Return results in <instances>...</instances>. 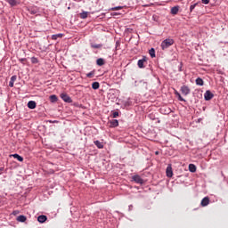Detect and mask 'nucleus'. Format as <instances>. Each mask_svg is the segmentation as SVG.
Returning a JSON list of instances; mask_svg holds the SVG:
<instances>
[{"mask_svg": "<svg viewBox=\"0 0 228 228\" xmlns=\"http://www.w3.org/2000/svg\"><path fill=\"white\" fill-rule=\"evenodd\" d=\"M92 49H102V44H91Z\"/></svg>", "mask_w": 228, "mask_h": 228, "instance_id": "nucleus-21", "label": "nucleus"}, {"mask_svg": "<svg viewBox=\"0 0 228 228\" xmlns=\"http://www.w3.org/2000/svg\"><path fill=\"white\" fill-rule=\"evenodd\" d=\"M3 170H4V167H0V174L3 172Z\"/></svg>", "mask_w": 228, "mask_h": 228, "instance_id": "nucleus-37", "label": "nucleus"}, {"mask_svg": "<svg viewBox=\"0 0 228 228\" xmlns=\"http://www.w3.org/2000/svg\"><path fill=\"white\" fill-rule=\"evenodd\" d=\"M213 97H215V94H213V93H211V91L209 90L206 91V93L204 94L205 101H211Z\"/></svg>", "mask_w": 228, "mask_h": 228, "instance_id": "nucleus-4", "label": "nucleus"}, {"mask_svg": "<svg viewBox=\"0 0 228 228\" xmlns=\"http://www.w3.org/2000/svg\"><path fill=\"white\" fill-rule=\"evenodd\" d=\"M49 122H50V124H58V121H56V120H54V121L50 120Z\"/></svg>", "mask_w": 228, "mask_h": 228, "instance_id": "nucleus-35", "label": "nucleus"}, {"mask_svg": "<svg viewBox=\"0 0 228 228\" xmlns=\"http://www.w3.org/2000/svg\"><path fill=\"white\" fill-rule=\"evenodd\" d=\"M189 170H190L191 173H195V172H197V167H196L194 164H190V165H189Z\"/></svg>", "mask_w": 228, "mask_h": 228, "instance_id": "nucleus-20", "label": "nucleus"}, {"mask_svg": "<svg viewBox=\"0 0 228 228\" xmlns=\"http://www.w3.org/2000/svg\"><path fill=\"white\" fill-rule=\"evenodd\" d=\"M196 85L198 86H204V80L200 77L196 78Z\"/></svg>", "mask_w": 228, "mask_h": 228, "instance_id": "nucleus-16", "label": "nucleus"}, {"mask_svg": "<svg viewBox=\"0 0 228 228\" xmlns=\"http://www.w3.org/2000/svg\"><path fill=\"white\" fill-rule=\"evenodd\" d=\"M155 154H159V152L158 151H156V153Z\"/></svg>", "mask_w": 228, "mask_h": 228, "instance_id": "nucleus-38", "label": "nucleus"}, {"mask_svg": "<svg viewBox=\"0 0 228 228\" xmlns=\"http://www.w3.org/2000/svg\"><path fill=\"white\" fill-rule=\"evenodd\" d=\"M132 179L134 181V183H137V184H143V179L141 175H135L132 177Z\"/></svg>", "mask_w": 228, "mask_h": 228, "instance_id": "nucleus-5", "label": "nucleus"}, {"mask_svg": "<svg viewBox=\"0 0 228 228\" xmlns=\"http://www.w3.org/2000/svg\"><path fill=\"white\" fill-rule=\"evenodd\" d=\"M149 54L151 58H156V50H154V48H151L149 51Z\"/></svg>", "mask_w": 228, "mask_h": 228, "instance_id": "nucleus-23", "label": "nucleus"}, {"mask_svg": "<svg viewBox=\"0 0 228 228\" xmlns=\"http://www.w3.org/2000/svg\"><path fill=\"white\" fill-rule=\"evenodd\" d=\"M15 81H17V76L14 75L11 77V80L9 82L10 88H13V85H14Z\"/></svg>", "mask_w": 228, "mask_h": 228, "instance_id": "nucleus-11", "label": "nucleus"}, {"mask_svg": "<svg viewBox=\"0 0 228 228\" xmlns=\"http://www.w3.org/2000/svg\"><path fill=\"white\" fill-rule=\"evenodd\" d=\"M82 19H86L88 17V12H83L80 13Z\"/></svg>", "mask_w": 228, "mask_h": 228, "instance_id": "nucleus-27", "label": "nucleus"}, {"mask_svg": "<svg viewBox=\"0 0 228 228\" xmlns=\"http://www.w3.org/2000/svg\"><path fill=\"white\" fill-rule=\"evenodd\" d=\"M28 108H29V110H35V108H37V102L35 101H29L28 102Z\"/></svg>", "mask_w": 228, "mask_h": 228, "instance_id": "nucleus-10", "label": "nucleus"}, {"mask_svg": "<svg viewBox=\"0 0 228 228\" xmlns=\"http://www.w3.org/2000/svg\"><path fill=\"white\" fill-rule=\"evenodd\" d=\"M31 62H32V63H38V59L36 58V57H32V58H31Z\"/></svg>", "mask_w": 228, "mask_h": 228, "instance_id": "nucleus-30", "label": "nucleus"}, {"mask_svg": "<svg viewBox=\"0 0 228 228\" xmlns=\"http://www.w3.org/2000/svg\"><path fill=\"white\" fill-rule=\"evenodd\" d=\"M166 174L167 177H172L174 175V171H172V167L168 166L166 169Z\"/></svg>", "mask_w": 228, "mask_h": 228, "instance_id": "nucleus-7", "label": "nucleus"}, {"mask_svg": "<svg viewBox=\"0 0 228 228\" xmlns=\"http://www.w3.org/2000/svg\"><path fill=\"white\" fill-rule=\"evenodd\" d=\"M128 210L133 211V205L128 206Z\"/></svg>", "mask_w": 228, "mask_h": 228, "instance_id": "nucleus-36", "label": "nucleus"}, {"mask_svg": "<svg viewBox=\"0 0 228 228\" xmlns=\"http://www.w3.org/2000/svg\"><path fill=\"white\" fill-rule=\"evenodd\" d=\"M122 8H124V7L123 6L112 7V8H110V12H116L118 10H122Z\"/></svg>", "mask_w": 228, "mask_h": 228, "instance_id": "nucleus-28", "label": "nucleus"}, {"mask_svg": "<svg viewBox=\"0 0 228 228\" xmlns=\"http://www.w3.org/2000/svg\"><path fill=\"white\" fill-rule=\"evenodd\" d=\"M46 221H47V216L41 215L37 217V222H39V224H44Z\"/></svg>", "mask_w": 228, "mask_h": 228, "instance_id": "nucleus-8", "label": "nucleus"}, {"mask_svg": "<svg viewBox=\"0 0 228 228\" xmlns=\"http://www.w3.org/2000/svg\"><path fill=\"white\" fill-rule=\"evenodd\" d=\"M10 6H17L19 4V2L17 0H5Z\"/></svg>", "mask_w": 228, "mask_h": 228, "instance_id": "nucleus-14", "label": "nucleus"}, {"mask_svg": "<svg viewBox=\"0 0 228 228\" xmlns=\"http://www.w3.org/2000/svg\"><path fill=\"white\" fill-rule=\"evenodd\" d=\"M101 86V84H99V82H94L92 84V88L93 90H99V87Z\"/></svg>", "mask_w": 228, "mask_h": 228, "instance_id": "nucleus-22", "label": "nucleus"}, {"mask_svg": "<svg viewBox=\"0 0 228 228\" xmlns=\"http://www.w3.org/2000/svg\"><path fill=\"white\" fill-rule=\"evenodd\" d=\"M20 63H24L26 61V58L20 59Z\"/></svg>", "mask_w": 228, "mask_h": 228, "instance_id": "nucleus-34", "label": "nucleus"}, {"mask_svg": "<svg viewBox=\"0 0 228 228\" xmlns=\"http://www.w3.org/2000/svg\"><path fill=\"white\" fill-rule=\"evenodd\" d=\"M172 15H177L179 13V6H174L171 8Z\"/></svg>", "mask_w": 228, "mask_h": 228, "instance_id": "nucleus-15", "label": "nucleus"}, {"mask_svg": "<svg viewBox=\"0 0 228 228\" xmlns=\"http://www.w3.org/2000/svg\"><path fill=\"white\" fill-rule=\"evenodd\" d=\"M50 101L51 102H58V96H56L55 94H53L50 96Z\"/></svg>", "mask_w": 228, "mask_h": 228, "instance_id": "nucleus-25", "label": "nucleus"}, {"mask_svg": "<svg viewBox=\"0 0 228 228\" xmlns=\"http://www.w3.org/2000/svg\"><path fill=\"white\" fill-rule=\"evenodd\" d=\"M58 38H63V34H54L52 36V40H58Z\"/></svg>", "mask_w": 228, "mask_h": 228, "instance_id": "nucleus-19", "label": "nucleus"}, {"mask_svg": "<svg viewBox=\"0 0 228 228\" xmlns=\"http://www.w3.org/2000/svg\"><path fill=\"white\" fill-rule=\"evenodd\" d=\"M106 61L102 58H99L96 61V65H98V67H102V65H104Z\"/></svg>", "mask_w": 228, "mask_h": 228, "instance_id": "nucleus-12", "label": "nucleus"}, {"mask_svg": "<svg viewBox=\"0 0 228 228\" xmlns=\"http://www.w3.org/2000/svg\"><path fill=\"white\" fill-rule=\"evenodd\" d=\"M181 92H182L183 95H189L191 90L188 86H183L181 87Z\"/></svg>", "mask_w": 228, "mask_h": 228, "instance_id": "nucleus-6", "label": "nucleus"}, {"mask_svg": "<svg viewBox=\"0 0 228 228\" xmlns=\"http://www.w3.org/2000/svg\"><path fill=\"white\" fill-rule=\"evenodd\" d=\"M94 143L98 149H104V144H102V142H101L100 141H94Z\"/></svg>", "mask_w": 228, "mask_h": 228, "instance_id": "nucleus-17", "label": "nucleus"}, {"mask_svg": "<svg viewBox=\"0 0 228 228\" xmlns=\"http://www.w3.org/2000/svg\"><path fill=\"white\" fill-rule=\"evenodd\" d=\"M176 95L178 97V101H181V102H186V100H184V98H183V96H181V94L176 93Z\"/></svg>", "mask_w": 228, "mask_h": 228, "instance_id": "nucleus-26", "label": "nucleus"}, {"mask_svg": "<svg viewBox=\"0 0 228 228\" xmlns=\"http://www.w3.org/2000/svg\"><path fill=\"white\" fill-rule=\"evenodd\" d=\"M208 205H209V198L208 197L203 198L201 200V206L203 208H206V206H208Z\"/></svg>", "mask_w": 228, "mask_h": 228, "instance_id": "nucleus-9", "label": "nucleus"}, {"mask_svg": "<svg viewBox=\"0 0 228 228\" xmlns=\"http://www.w3.org/2000/svg\"><path fill=\"white\" fill-rule=\"evenodd\" d=\"M95 74V71H91L86 74V77H94V75Z\"/></svg>", "mask_w": 228, "mask_h": 228, "instance_id": "nucleus-29", "label": "nucleus"}, {"mask_svg": "<svg viewBox=\"0 0 228 228\" xmlns=\"http://www.w3.org/2000/svg\"><path fill=\"white\" fill-rule=\"evenodd\" d=\"M26 220H28V218L26 217V216H19L18 217H17V222H21V223H24V222H26Z\"/></svg>", "mask_w": 228, "mask_h": 228, "instance_id": "nucleus-18", "label": "nucleus"}, {"mask_svg": "<svg viewBox=\"0 0 228 228\" xmlns=\"http://www.w3.org/2000/svg\"><path fill=\"white\" fill-rule=\"evenodd\" d=\"M110 127H118V119H112L110 121Z\"/></svg>", "mask_w": 228, "mask_h": 228, "instance_id": "nucleus-13", "label": "nucleus"}, {"mask_svg": "<svg viewBox=\"0 0 228 228\" xmlns=\"http://www.w3.org/2000/svg\"><path fill=\"white\" fill-rule=\"evenodd\" d=\"M174 44V39L172 38H167L162 41L160 47L162 51H166V49H168V47H171V45Z\"/></svg>", "mask_w": 228, "mask_h": 228, "instance_id": "nucleus-1", "label": "nucleus"}, {"mask_svg": "<svg viewBox=\"0 0 228 228\" xmlns=\"http://www.w3.org/2000/svg\"><path fill=\"white\" fill-rule=\"evenodd\" d=\"M112 117H113V118H117V117H118V111H114L112 113Z\"/></svg>", "mask_w": 228, "mask_h": 228, "instance_id": "nucleus-32", "label": "nucleus"}, {"mask_svg": "<svg viewBox=\"0 0 228 228\" xmlns=\"http://www.w3.org/2000/svg\"><path fill=\"white\" fill-rule=\"evenodd\" d=\"M61 99H62L64 102H72V98H70V96L65 93L61 94Z\"/></svg>", "mask_w": 228, "mask_h": 228, "instance_id": "nucleus-3", "label": "nucleus"}, {"mask_svg": "<svg viewBox=\"0 0 228 228\" xmlns=\"http://www.w3.org/2000/svg\"><path fill=\"white\" fill-rule=\"evenodd\" d=\"M12 157L15 158V159H18V161H24V158L17 153L13 154Z\"/></svg>", "mask_w": 228, "mask_h": 228, "instance_id": "nucleus-24", "label": "nucleus"}, {"mask_svg": "<svg viewBox=\"0 0 228 228\" xmlns=\"http://www.w3.org/2000/svg\"><path fill=\"white\" fill-rule=\"evenodd\" d=\"M144 63H147V57L146 56H143L142 59H140L137 61V67H139V69H145Z\"/></svg>", "mask_w": 228, "mask_h": 228, "instance_id": "nucleus-2", "label": "nucleus"}, {"mask_svg": "<svg viewBox=\"0 0 228 228\" xmlns=\"http://www.w3.org/2000/svg\"><path fill=\"white\" fill-rule=\"evenodd\" d=\"M203 4H209V0H201Z\"/></svg>", "mask_w": 228, "mask_h": 228, "instance_id": "nucleus-33", "label": "nucleus"}, {"mask_svg": "<svg viewBox=\"0 0 228 228\" xmlns=\"http://www.w3.org/2000/svg\"><path fill=\"white\" fill-rule=\"evenodd\" d=\"M195 6H197V3L190 6V12H193V10H195Z\"/></svg>", "mask_w": 228, "mask_h": 228, "instance_id": "nucleus-31", "label": "nucleus"}]
</instances>
